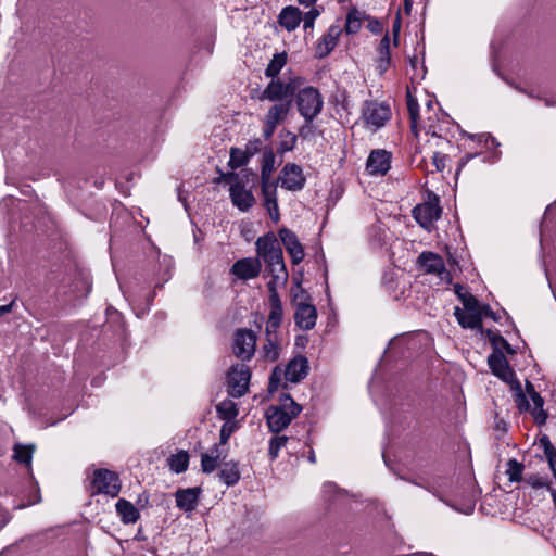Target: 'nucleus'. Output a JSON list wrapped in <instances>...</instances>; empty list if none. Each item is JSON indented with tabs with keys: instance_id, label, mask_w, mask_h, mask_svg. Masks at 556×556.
<instances>
[{
	"instance_id": "obj_1",
	"label": "nucleus",
	"mask_w": 556,
	"mask_h": 556,
	"mask_svg": "<svg viewBox=\"0 0 556 556\" xmlns=\"http://www.w3.org/2000/svg\"><path fill=\"white\" fill-rule=\"evenodd\" d=\"M488 364L492 372L509 384L516 406L520 413L530 409V403L523 393L520 382L516 379L514 370L509 367L508 362L502 351L495 348L493 353L488 357Z\"/></svg>"
},
{
	"instance_id": "obj_2",
	"label": "nucleus",
	"mask_w": 556,
	"mask_h": 556,
	"mask_svg": "<svg viewBox=\"0 0 556 556\" xmlns=\"http://www.w3.org/2000/svg\"><path fill=\"white\" fill-rule=\"evenodd\" d=\"M281 405L270 406L266 412V420L271 432L278 433L286 429L302 410L301 405L290 394H282Z\"/></svg>"
},
{
	"instance_id": "obj_3",
	"label": "nucleus",
	"mask_w": 556,
	"mask_h": 556,
	"mask_svg": "<svg viewBox=\"0 0 556 556\" xmlns=\"http://www.w3.org/2000/svg\"><path fill=\"white\" fill-rule=\"evenodd\" d=\"M257 256L267 265L268 270L286 267L280 242L274 232H268L255 242Z\"/></svg>"
},
{
	"instance_id": "obj_4",
	"label": "nucleus",
	"mask_w": 556,
	"mask_h": 556,
	"mask_svg": "<svg viewBox=\"0 0 556 556\" xmlns=\"http://www.w3.org/2000/svg\"><path fill=\"white\" fill-rule=\"evenodd\" d=\"M295 103L300 115L306 123H312L324 108V99L315 87L298 89Z\"/></svg>"
},
{
	"instance_id": "obj_5",
	"label": "nucleus",
	"mask_w": 556,
	"mask_h": 556,
	"mask_svg": "<svg viewBox=\"0 0 556 556\" xmlns=\"http://www.w3.org/2000/svg\"><path fill=\"white\" fill-rule=\"evenodd\" d=\"M302 77H292L288 81H282L280 78H271L268 85L264 88L260 96V100H268L271 102H285L291 100L296 90L303 85Z\"/></svg>"
},
{
	"instance_id": "obj_6",
	"label": "nucleus",
	"mask_w": 556,
	"mask_h": 556,
	"mask_svg": "<svg viewBox=\"0 0 556 556\" xmlns=\"http://www.w3.org/2000/svg\"><path fill=\"white\" fill-rule=\"evenodd\" d=\"M121 480L116 472L109 469H96L90 480L91 495L104 494L116 497L121 492Z\"/></svg>"
},
{
	"instance_id": "obj_7",
	"label": "nucleus",
	"mask_w": 556,
	"mask_h": 556,
	"mask_svg": "<svg viewBox=\"0 0 556 556\" xmlns=\"http://www.w3.org/2000/svg\"><path fill=\"white\" fill-rule=\"evenodd\" d=\"M307 299L308 295L303 289H299L292 298L293 303L296 305L294 312L295 325L305 331L313 329L317 320V309L312 303L305 302Z\"/></svg>"
},
{
	"instance_id": "obj_8",
	"label": "nucleus",
	"mask_w": 556,
	"mask_h": 556,
	"mask_svg": "<svg viewBox=\"0 0 556 556\" xmlns=\"http://www.w3.org/2000/svg\"><path fill=\"white\" fill-rule=\"evenodd\" d=\"M291 100H287L285 102H275L263 118V136L266 140H269L276 131L278 125L282 124L290 111H291Z\"/></svg>"
},
{
	"instance_id": "obj_9",
	"label": "nucleus",
	"mask_w": 556,
	"mask_h": 556,
	"mask_svg": "<svg viewBox=\"0 0 556 556\" xmlns=\"http://www.w3.org/2000/svg\"><path fill=\"white\" fill-rule=\"evenodd\" d=\"M251 372L245 364L232 365L227 374L228 393L232 397H241L248 391Z\"/></svg>"
},
{
	"instance_id": "obj_10",
	"label": "nucleus",
	"mask_w": 556,
	"mask_h": 556,
	"mask_svg": "<svg viewBox=\"0 0 556 556\" xmlns=\"http://www.w3.org/2000/svg\"><path fill=\"white\" fill-rule=\"evenodd\" d=\"M256 346V334L251 329H239L233 336L232 351L241 361H250Z\"/></svg>"
},
{
	"instance_id": "obj_11",
	"label": "nucleus",
	"mask_w": 556,
	"mask_h": 556,
	"mask_svg": "<svg viewBox=\"0 0 556 556\" xmlns=\"http://www.w3.org/2000/svg\"><path fill=\"white\" fill-rule=\"evenodd\" d=\"M363 117L367 127L371 128L372 130H377L383 127L384 124L390 119V106L384 103L368 101L365 104Z\"/></svg>"
},
{
	"instance_id": "obj_12",
	"label": "nucleus",
	"mask_w": 556,
	"mask_h": 556,
	"mask_svg": "<svg viewBox=\"0 0 556 556\" xmlns=\"http://www.w3.org/2000/svg\"><path fill=\"white\" fill-rule=\"evenodd\" d=\"M441 213L442 210L439 206V199L437 197L426 203L418 204L413 210L414 218L422 228L426 229H429V227L440 218Z\"/></svg>"
},
{
	"instance_id": "obj_13",
	"label": "nucleus",
	"mask_w": 556,
	"mask_h": 556,
	"mask_svg": "<svg viewBox=\"0 0 556 556\" xmlns=\"http://www.w3.org/2000/svg\"><path fill=\"white\" fill-rule=\"evenodd\" d=\"M281 188L289 191H300L304 188L305 177L302 168L294 163H287L280 172Z\"/></svg>"
},
{
	"instance_id": "obj_14",
	"label": "nucleus",
	"mask_w": 556,
	"mask_h": 556,
	"mask_svg": "<svg viewBox=\"0 0 556 556\" xmlns=\"http://www.w3.org/2000/svg\"><path fill=\"white\" fill-rule=\"evenodd\" d=\"M278 235L292 263L294 265L300 264L305 256V252L295 232L283 227L279 229Z\"/></svg>"
},
{
	"instance_id": "obj_15",
	"label": "nucleus",
	"mask_w": 556,
	"mask_h": 556,
	"mask_svg": "<svg viewBox=\"0 0 556 556\" xmlns=\"http://www.w3.org/2000/svg\"><path fill=\"white\" fill-rule=\"evenodd\" d=\"M262 269L260 258L244 257L235 262L231 273L241 280L256 278Z\"/></svg>"
},
{
	"instance_id": "obj_16",
	"label": "nucleus",
	"mask_w": 556,
	"mask_h": 556,
	"mask_svg": "<svg viewBox=\"0 0 556 556\" xmlns=\"http://www.w3.org/2000/svg\"><path fill=\"white\" fill-rule=\"evenodd\" d=\"M309 366L308 361L304 356L293 357L286 366L283 376L286 381L299 383L308 375Z\"/></svg>"
},
{
	"instance_id": "obj_17",
	"label": "nucleus",
	"mask_w": 556,
	"mask_h": 556,
	"mask_svg": "<svg viewBox=\"0 0 556 556\" xmlns=\"http://www.w3.org/2000/svg\"><path fill=\"white\" fill-rule=\"evenodd\" d=\"M366 167L371 175H384L391 167V153L386 150L372 151L367 159Z\"/></svg>"
},
{
	"instance_id": "obj_18",
	"label": "nucleus",
	"mask_w": 556,
	"mask_h": 556,
	"mask_svg": "<svg viewBox=\"0 0 556 556\" xmlns=\"http://www.w3.org/2000/svg\"><path fill=\"white\" fill-rule=\"evenodd\" d=\"M341 28L338 25H331L315 48L317 59L326 58L338 45L341 35Z\"/></svg>"
},
{
	"instance_id": "obj_19",
	"label": "nucleus",
	"mask_w": 556,
	"mask_h": 556,
	"mask_svg": "<svg viewBox=\"0 0 556 556\" xmlns=\"http://www.w3.org/2000/svg\"><path fill=\"white\" fill-rule=\"evenodd\" d=\"M232 204L242 212L249 211L255 203L252 192L244 188L239 181L229 188Z\"/></svg>"
},
{
	"instance_id": "obj_20",
	"label": "nucleus",
	"mask_w": 556,
	"mask_h": 556,
	"mask_svg": "<svg viewBox=\"0 0 556 556\" xmlns=\"http://www.w3.org/2000/svg\"><path fill=\"white\" fill-rule=\"evenodd\" d=\"M202 490L199 486L179 489L175 493L176 505L179 509L191 513L195 509Z\"/></svg>"
},
{
	"instance_id": "obj_21",
	"label": "nucleus",
	"mask_w": 556,
	"mask_h": 556,
	"mask_svg": "<svg viewBox=\"0 0 556 556\" xmlns=\"http://www.w3.org/2000/svg\"><path fill=\"white\" fill-rule=\"evenodd\" d=\"M302 21V12L299 8L288 5L283 8L278 15L279 25L287 31L295 30Z\"/></svg>"
},
{
	"instance_id": "obj_22",
	"label": "nucleus",
	"mask_w": 556,
	"mask_h": 556,
	"mask_svg": "<svg viewBox=\"0 0 556 556\" xmlns=\"http://www.w3.org/2000/svg\"><path fill=\"white\" fill-rule=\"evenodd\" d=\"M526 390L533 402V408L531 409V414L535 422L538 425H544L547 419V413L543 408V397L535 391L534 386L530 381H527Z\"/></svg>"
},
{
	"instance_id": "obj_23",
	"label": "nucleus",
	"mask_w": 556,
	"mask_h": 556,
	"mask_svg": "<svg viewBox=\"0 0 556 556\" xmlns=\"http://www.w3.org/2000/svg\"><path fill=\"white\" fill-rule=\"evenodd\" d=\"M262 193L264 197V204L268 214L274 223H278L280 218L278 201H277V187L275 185H263Z\"/></svg>"
},
{
	"instance_id": "obj_24",
	"label": "nucleus",
	"mask_w": 556,
	"mask_h": 556,
	"mask_svg": "<svg viewBox=\"0 0 556 556\" xmlns=\"http://www.w3.org/2000/svg\"><path fill=\"white\" fill-rule=\"evenodd\" d=\"M269 315L266 325V330L277 331L281 325L283 309L279 295L269 296Z\"/></svg>"
},
{
	"instance_id": "obj_25",
	"label": "nucleus",
	"mask_w": 556,
	"mask_h": 556,
	"mask_svg": "<svg viewBox=\"0 0 556 556\" xmlns=\"http://www.w3.org/2000/svg\"><path fill=\"white\" fill-rule=\"evenodd\" d=\"M116 513L125 525L135 523L140 517L139 510L127 500L119 498L115 504Z\"/></svg>"
},
{
	"instance_id": "obj_26",
	"label": "nucleus",
	"mask_w": 556,
	"mask_h": 556,
	"mask_svg": "<svg viewBox=\"0 0 556 556\" xmlns=\"http://www.w3.org/2000/svg\"><path fill=\"white\" fill-rule=\"evenodd\" d=\"M419 263L427 273L441 275L445 271V264L441 256L432 252H424L419 256Z\"/></svg>"
},
{
	"instance_id": "obj_27",
	"label": "nucleus",
	"mask_w": 556,
	"mask_h": 556,
	"mask_svg": "<svg viewBox=\"0 0 556 556\" xmlns=\"http://www.w3.org/2000/svg\"><path fill=\"white\" fill-rule=\"evenodd\" d=\"M454 315L458 324L463 328L468 329H481L482 328V315L480 313H470L463 311L459 307H455Z\"/></svg>"
},
{
	"instance_id": "obj_28",
	"label": "nucleus",
	"mask_w": 556,
	"mask_h": 556,
	"mask_svg": "<svg viewBox=\"0 0 556 556\" xmlns=\"http://www.w3.org/2000/svg\"><path fill=\"white\" fill-rule=\"evenodd\" d=\"M276 156L271 149H267L263 152L261 163V178L263 185H275L271 180V175L275 170Z\"/></svg>"
},
{
	"instance_id": "obj_29",
	"label": "nucleus",
	"mask_w": 556,
	"mask_h": 556,
	"mask_svg": "<svg viewBox=\"0 0 556 556\" xmlns=\"http://www.w3.org/2000/svg\"><path fill=\"white\" fill-rule=\"evenodd\" d=\"M262 356L270 362H275L279 357V342L277 331L266 330V342L262 348Z\"/></svg>"
},
{
	"instance_id": "obj_30",
	"label": "nucleus",
	"mask_w": 556,
	"mask_h": 556,
	"mask_svg": "<svg viewBox=\"0 0 556 556\" xmlns=\"http://www.w3.org/2000/svg\"><path fill=\"white\" fill-rule=\"evenodd\" d=\"M391 64V54H390V38L389 35L386 34L378 47V60H377V70L380 74H383Z\"/></svg>"
},
{
	"instance_id": "obj_31",
	"label": "nucleus",
	"mask_w": 556,
	"mask_h": 556,
	"mask_svg": "<svg viewBox=\"0 0 556 556\" xmlns=\"http://www.w3.org/2000/svg\"><path fill=\"white\" fill-rule=\"evenodd\" d=\"M218 476L226 485H235L240 480L238 464L235 462L225 463Z\"/></svg>"
},
{
	"instance_id": "obj_32",
	"label": "nucleus",
	"mask_w": 556,
	"mask_h": 556,
	"mask_svg": "<svg viewBox=\"0 0 556 556\" xmlns=\"http://www.w3.org/2000/svg\"><path fill=\"white\" fill-rule=\"evenodd\" d=\"M220 458V452L218 445H214L210 452L203 453L201 455V469L205 473L213 472L217 466L218 460Z\"/></svg>"
},
{
	"instance_id": "obj_33",
	"label": "nucleus",
	"mask_w": 556,
	"mask_h": 556,
	"mask_svg": "<svg viewBox=\"0 0 556 556\" xmlns=\"http://www.w3.org/2000/svg\"><path fill=\"white\" fill-rule=\"evenodd\" d=\"M269 274L271 275V279L267 283L269 296L279 295L277 288L279 286H283L288 280L287 268L283 267V268L269 269Z\"/></svg>"
},
{
	"instance_id": "obj_34",
	"label": "nucleus",
	"mask_w": 556,
	"mask_h": 556,
	"mask_svg": "<svg viewBox=\"0 0 556 556\" xmlns=\"http://www.w3.org/2000/svg\"><path fill=\"white\" fill-rule=\"evenodd\" d=\"M287 53H276L265 70V76L268 78H277L283 66L287 64Z\"/></svg>"
},
{
	"instance_id": "obj_35",
	"label": "nucleus",
	"mask_w": 556,
	"mask_h": 556,
	"mask_svg": "<svg viewBox=\"0 0 556 556\" xmlns=\"http://www.w3.org/2000/svg\"><path fill=\"white\" fill-rule=\"evenodd\" d=\"M189 465V454L186 451H180L168 458L169 468L176 472H185Z\"/></svg>"
},
{
	"instance_id": "obj_36",
	"label": "nucleus",
	"mask_w": 556,
	"mask_h": 556,
	"mask_svg": "<svg viewBox=\"0 0 556 556\" xmlns=\"http://www.w3.org/2000/svg\"><path fill=\"white\" fill-rule=\"evenodd\" d=\"M387 238V230L381 224H376L368 229V239L374 248H380Z\"/></svg>"
},
{
	"instance_id": "obj_37",
	"label": "nucleus",
	"mask_w": 556,
	"mask_h": 556,
	"mask_svg": "<svg viewBox=\"0 0 556 556\" xmlns=\"http://www.w3.org/2000/svg\"><path fill=\"white\" fill-rule=\"evenodd\" d=\"M34 451V445L15 444L13 458L21 464L30 466Z\"/></svg>"
},
{
	"instance_id": "obj_38",
	"label": "nucleus",
	"mask_w": 556,
	"mask_h": 556,
	"mask_svg": "<svg viewBox=\"0 0 556 556\" xmlns=\"http://www.w3.org/2000/svg\"><path fill=\"white\" fill-rule=\"evenodd\" d=\"M296 143V136L289 130L280 131V142L278 146V152L283 154L286 152L292 151Z\"/></svg>"
},
{
	"instance_id": "obj_39",
	"label": "nucleus",
	"mask_w": 556,
	"mask_h": 556,
	"mask_svg": "<svg viewBox=\"0 0 556 556\" xmlns=\"http://www.w3.org/2000/svg\"><path fill=\"white\" fill-rule=\"evenodd\" d=\"M288 441L287 435H274L269 440L268 456L270 460H275L279 456V452L287 445Z\"/></svg>"
},
{
	"instance_id": "obj_40",
	"label": "nucleus",
	"mask_w": 556,
	"mask_h": 556,
	"mask_svg": "<svg viewBox=\"0 0 556 556\" xmlns=\"http://www.w3.org/2000/svg\"><path fill=\"white\" fill-rule=\"evenodd\" d=\"M523 465L516 459H509L507 463L506 475L509 481L519 482L522 479Z\"/></svg>"
},
{
	"instance_id": "obj_41",
	"label": "nucleus",
	"mask_w": 556,
	"mask_h": 556,
	"mask_svg": "<svg viewBox=\"0 0 556 556\" xmlns=\"http://www.w3.org/2000/svg\"><path fill=\"white\" fill-rule=\"evenodd\" d=\"M250 157L242 150L232 148L230 151V160L229 165L232 168H238L245 165L249 162Z\"/></svg>"
},
{
	"instance_id": "obj_42",
	"label": "nucleus",
	"mask_w": 556,
	"mask_h": 556,
	"mask_svg": "<svg viewBox=\"0 0 556 556\" xmlns=\"http://www.w3.org/2000/svg\"><path fill=\"white\" fill-rule=\"evenodd\" d=\"M462 303L464 305L463 311H467L470 313H480L482 315V309L479 301L470 293L465 292L462 296Z\"/></svg>"
},
{
	"instance_id": "obj_43",
	"label": "nucleus",
	"mask_w": 556,
	"mask_h": 556,
	"mask_svg": "<svg viewBox=\"0 0 556 556\" xmlns=\"http://www.w3.org/2000/svg\"><path fill=\"white\" fill-rule=\"evenodd\" d=\"M217 410L227 419L235 418L238 415V408L231 401H224L217 406Z\"/></svg>"
},
{
	"instance_id": "obj_44",
	"label": "nucleus",
	"mask_w": 556,
	"mask_h": 556,
	"mask_svg": "<svg viewBox=\"0 0 556 556\" xmlns=\"http://www.w3.org/2000/svg\"><path fill=\"white\" fill-rule=\"evenodd\" d=\"M526 482L533 489H542V488L549 489V480L547 477H542L539 475H531L526 478Z\"/></svg>"
},
{
	"instance_id": "obj_45",
	"label": "nucleus",
	"mask_w": 556,
	"mask_h": 556,
	"mask_svg": "<svg viewBox=\"0 0 556 556\" xmlns=\"http://www.w3.org/2000/svg\"><path fill=\"white\" fill-rule=\"evenodd\" d=\"M320 11L318 9H311L308 12L302 16V20L304 22L303 27L304 29H309L314 27L315 20L319 16Z\"/></svg>"
},
{
	"instance_id": "obj_46",
	"label": "nucleus",
	"mask_w": 556,
	"mask_h": 556,
	"mask_svg": "<svg viewBox=\"0 0 556 556\" xmlns=\"http://www.w3.org/2000/svg\"><path fill=\"white\" fill-rule=\"evenodd\" d=\"M282 374L283 372H282V370L279 367H276L273 370V372L270 375V378H269V386H268V391L270 393L275 392L278 389V387H279V384L281 382Z\"/></svg>"
},
{
	"instance_id": "obj_47",
	"label": "nucleus",
	"mask_w": 556,
	"mask_h": 556,
	"mask_svg": "<svg viewBox=\"0 0 556 556\" xmlns=\"http://www.w3.org/2000/svg\"><path fill=\"white\" fill-rule=\"evenodd\" d=\"M342 491L332 482H326L323 485V494L328 501H331L336 495H340Z\"/></svg>"
},
{
	"instance_id": "obj_48",
	"label": "nucleus",
	"mask_w": 556,
	"mask_h": 556,
	"mask_svg": "<svg viewBox=\"0 0 556 556\" xmlns=\"http://www.w3.org/2000/svg\"><path fill=\"white\" fill-rule=\"evenodd\" d=\"M361 21L352 14L348 15L345 30L348 34H356L361 28Z\"/></svg>"
},
{
	"instance_id": "obj_49",
	"label": "nucleus",
	"mask_w": 556,
	"mask_h": 556,
	"mask_svg": "<svg viewBox=\"0 0 556 556\" xmlns=\"http://www.w3.org/2000/svg\"><path fill=\"white\" fill-rule=\"evenodd\" d=\"M447 156L441 152H434L432 155V164L437 172H443L445 168Z\"/></svg>"
},
{
	"instance_id": "obj_50",
	"label": "nucleus",
	"mask_w": 556,
	"mask_h": 556,
	"mask_svg": "<svg viewBox=\"0 0 556 556\" xmlns=\"http://www.w3.org/2000/svg\"><path fill=\"white\" fill-rule=\"evenodd\" d=\"M261 148H262V141L260 139H255V140L249 141L245 146V150H242V151L244 153H247V155H249V157H252L253 155H255L257 152L261 151Z\"/></svg>"
},
{
	"instance_id": "obj_51",
	"label": "nucleus",
	"mask_w": 556,
	"mask_h": 556,
	"mask_svg": "<svg viewBox=\"0 0 556 556\" xmlns=\"http://www.w3.org/2000/svg\"><path fill=\"white\" fill-rule=\"evenodd\" d=\"M233 431L235 425L228 422L224 424L220 429V444H226Z\"/></svg>"
},
{
	"instance_id": "obj_52",
	"label": "nucleus",
	"mask_w": 556,
	"mask_h": 556,
	"mask_svg": "<svg viewBox=\"0 0 556 556\" xmlns=\"http://www.w3.org/2000/svg\"><path fill=\"white\" fill-rule=\"evenodd\" d=\"M492 343L495 345V348H498L501 345L508 354H515V349L501 336L492 338Z\"/></svg>"
},
{
	"instance_id": "obj_53",
	"label": "nucleus",
	"mask_w": 556,
	"mask_h": 556,
	"mask_svg": "<svg viewBox=\"0 0 556 556\" xmlns=\"http://www.w3.org/2000/svg\"><path fill=\"white\" fill-rule=\"evenodd\" d=\"M400 28H401V17H400V14H397L396 17L394 18L393 25H392L393 42L395 46L399 42Z\"/></svg>"
},
{
	"instance_id": "obj_54",
	"label": "nucleus",
	"mask_w": 556,
	"mask_h": 556,
	"mask_svg": "<svg viewBox=\"0 0 556 556\" xmlns=\"http://www.w3.org/2000/svg\"><path fill=\"white\" fill-rule=\"evenodd\" d=\"M407 106H408V112H409V115H410V118L414 123V125L416 124V117H417V114H418V104L415 100L413 99H409L408 102H407Z\"/></svg>"
},
{
	"instance_id": "obj_55",
	"label": "nucleus",
	"mask_w": 556,
	"mask_h": 556,
	"mask_svg": "<svg viewBox=\"0 0 556 556\" xmlns=\"http://www.w3.org/2000/svg\"><path fill=\"white\" fill-rule=\"evenodd\" d=\"M457 510H459L460 513L463 514H466V515H469L475 509V503L472 501H469L467 502L463 508H456Z\"/></svg>"
},
{
	"instance_id": "obj_56",
	"label": "nucleus",
	"mask_w": 556,
	"mask_h": 556,
	"mask_svg": "<svg viewBox=\"0 0 556 556\" xmlns=\"http://www.w3.org/2000/svg\"><path fill=\"white\" fill-rule=\"evenodd\" d=\"M481 309H482V316L484 315V316L491 317L495 321L498 320L495 313L490 308V306H488V305L481 306Z\"/></svg>"
},
{
	"instance_id": "obj_57",
	"label": "nucleus",
	"mask_w": 556,
	"mask_h": 556,
	"mask_svg": "<svg viewBox=\"0 0 556 556\" xmlns=\"http://www.w3.org/2000/svg\"><path fill=\"white\" fill-rule=\"evenodd\" d=\"M12 305H13L12 303L7 304V305H1L0 306V316L9 313L12 309Z\"/></svg>"
},
{
	"instance_id": "obj_58",
	"label": "nucleus",
	"mask_w": 556,
	"mask_h": 556,
	"mask_svg": "<svg viewBox=\"0 0 556 556\" xmlns=\"http://www.w3.org/2000/svg\"><path fill=\"white\" fill-rule=\"evenodd\" d=\"M465 292L466 291H464V288L460 285H455V293L458 295L460 300Z\"/></svg>"
},
{
	"instance_id": "obj_59",
	"label": "nucleus",
	"mask_w": 556,
	"mask_h": 556,
	"mask_svg": "<svg viewBox=\"0 0 556 556\" xmlns=\"http://www.w3.org/2000/svg\"><path fill=\"white\" fill-rule=\"evenodd\" d=\"M370 29L374 33H379L381 30V24L376 21L374 24L370 25Z\"/></svg>"
},
{
	"instance_id": "obj_60",
	"label": "nucleus",
	"mask_w": 556,
	"mask_h": 556,
	"mask_svg": "<svg viewBox=\"0 0 556 556\" xmlns=\"http://www.w3.org/2000/svg\"><path fill=\"white\" fill-rule=\"evenodd\" d=\"M489 142H491L492 146H498L495 138L491 137L490 135L486 136L485 144L489 147Z\"/></svg>"
},
{
	"instance_id": "obj_61",
	"label": "nucleus",
	"mask_w": 556,
	"mask_h": 556,
	"mask_svg": "<svg viewBox=\"0 0 556 556\" xmlns=\"http://www.w3.org/2000/svg\"><path fill=\"white\" fill-rule=\"evenodd\" d=\"M317 0H299V2L305 7H312Z\"/></svg>"
},
{
	"instance_id": "obj_62",
	"label": "nucleus",
	"mask_w": 556,
	"mask_h": 556,
	"mask_svg": "<svg viewBox=\"0 0 556 556\" xmlns=\"http://www.w3.org/2000/svg\"><path fill=\"white\" fill-rule=\"evenodd\" d=\"M404 9L406 13L410 12L412 9V0H404Z\"/></svg>"
},
{
	"instance_id": "obj_63",
	"label": "nucleus",
	"mask_w": 556,
	"mask_h": 556,
	"mask_svg": "<svg viewBox=\"0 0 556 556\" xmlns=\"http://www.w3.org/2000/svg\"><path fill=\"white\" fill-rule=\"evenodd\" d=\"M308 460L314 464L316 462V458H315V453L313 450H309L308 452V456H307Z\"/></svg>"
},
{
	"instance_id": "obj_64",
	"label": "nucleus",
	"mask_w": 556,
	"mask_h": 556,
	"mask_svg": "<svg viewBox=\"0 0 556 556\" xmlns=\"http://www.w3.org/2000/svg\"><path fill=\"white\" fill-rule=\"evenodd\" d=\"M548 490H549L551 495L553 497V501H554V503L556 505V490L555 489H551V488Z\"/></svg>"
}]
</instances>
